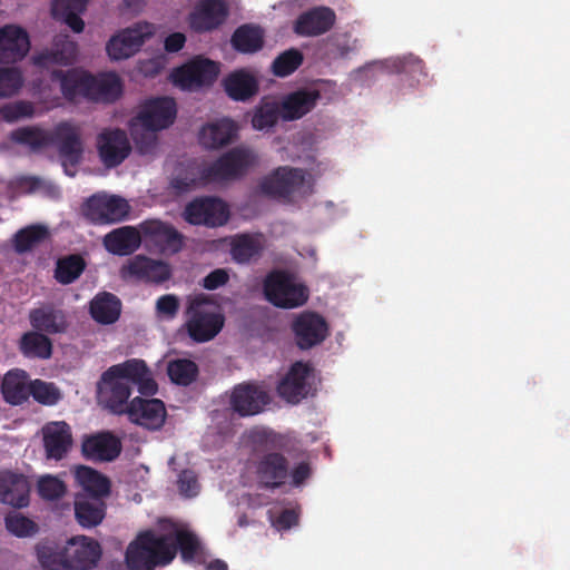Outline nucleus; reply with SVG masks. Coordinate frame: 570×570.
<instances>
[{
	"label": "nucleus",
	"instance_id": "nucleus-21",
	"mask_svg": "<svg viewBox=\"0 0 570 570\" xmlns=\"http://www.w3.org/2000/svg\"><path fill=\"white\" fill-rule=\"evenodd\" d=\"M52 145H57L62 165H78L82 159L83 144L81 140L80 128L63 121L58 124L52 130Z\"/></svg>",
	"mask_w": 570,
	"mask_h": 570
},
{
	"label": "nucleus",
	"instance_id": "nucleus-3",
	"mask_svg": "<svg viewBox=\"0 0 570 570\" xmlns=\"http://www.w3.org/2000/svg\"><path fill=\"white\" fill-rule=\"evenodd\" d=\"M257 161L256 155L248 148L235 147L223 154L208 166L203 167L200 177L206 183H226L239 179Z\"/></svg>",
	"mask_w": 570,
	"mask_h": 570
},
{
	"label": "nucleus",
	"instance_id": "nucleus-35",
	"mask_svg": "<svg viewBox=\"0 0 570 570\" xmlns=\"http://www.w3.org/2000/svg\"><path fill=\"white\" fill-rule=\"evenodd\" d=\"M224 89L233 100L246 101L258 92L259 85L254 75L245 69H239L230 72L224 79Z\"/></svg>",
	"mask_w": 570,
	"mask_h": 570
},
{
	"label": "nucleus",
	"instance_id": "nucleus-46",
	"mask_svg": "<svg viewBox=\"0 0 570 570\" xmlns=\"http://www.w3.org/2000/svg\"><path fill=\"white\" fill-rule=\"evenodd\" d=\"M20 351L27 357L46 360L51 356L52 343L40 332H28L20 340Z\"/></svg>",
	"mask_w": 570,
	"mask_h": 570
},
{
	"label": "nucleus",
	"instance_id": "nucleus-39",
	"mask_svg": "<svg viewBox=\"0 0 570 570\" xmlns=\"http://www.w3.org/2000/svg\"><path fill=\"white\" fill-rule=\"evenodd\" d=\"M122 91L119 76L115 72L102 73L89 79L88 96L94 100L111 102L118 99Z\"/></svg>",
	"mask_w": 570,
	"mask_h": 570
},
{
	"label": "nucleus",
	"instance_id": "nucleus-47",
	"mask_svg": "<svg viewBox=\"0 0 570 570\" xmlns=\"http://www.w3.org/2000/svg\"><path fill=\"white\" fill-rule=\"evenodd\" d=\"M86 268L85 259L78 254H70L59 258L56 263L55 278L62 285L73 283Z\"/></svg>",
	"mask_w": 570,
	"mask_h": 570
},
{
	"label": "nucleus",
	"instance_id": "nucleus-5",
	"mask_svg": "<svg viewBox=\"0 0 570 570\" xmlns=\"http://www.w3.org/2000/svg\"><path fill=\"white\" fill-rule=\"evenodd\" d=\"M305 180L306 173L303 169L279 166L261 179L258 188L269 198L289 202L304 186Z\"/></svg>",
	"mask_w": 570,
	"mask_h": 570
},
{
	"label": "nucleus",
	"instance_id": "nucleus-42",
	"mask_svg": "<svg viewBox=\"0 0 570 570\" xmlns=\"http://www.w3.org/2000/svg\"><path fill=\"white\" fill-rule=\"evenodd\" d=\"M50 238V230L46 225L32 224L19 229L12 239L13 248L18 254L31 252Z\"/></svg>",
	"mask_w": 570,
	"mask_h": 570
},
{
	"label": "nucleus",
	"instance_id": "nucleus-60",
	"mask_svg": "<svg viewBox=\"0 0 570 570\" xmlns=\"http://www.w3.org/2000/svg\"><path fill=\"white\" fill-rule=\"evenodd\" d=\"M179 309V299L173 294L160 296L156 302V311L159 315L174 318Z\"/></svg>",
	"mask_w": 570,
	"mask_h": 570
},
{
	"label": "nucleus",
	"instance_id": "nucleus-1",
	"mask_svg": "<svg viewBox=\"0 0 570 570\" xmlns=\"http://www.w3.org/2000/svg\"><path fill=\"white\" fill-rule=\"evenodd\" d=\"M178 550L184 561H193L200 550L199 539L188 530H176L174 540L169 534L146 531L127 548L126 563L130 570H154L169 564Z\"/></svg>",
	"mask_w": 570,
	"mask_h": 570
},
{
	"label": "nucleus",
	"instance_id": "nucleus-34",
	"mask_svg": "<svg viewBox=\"0 0 570 570\" xmlns=\"http://www.w3.org/2000/svg\"><path fill=\"white\" fill-rule=\"evenodd\" d=\"M75 479L83 490L79 495H88L95 498H108L111 492L110 480L99 471L79 465L75 470Z\"/></svg>",
	"mask_w": 570,
	"mask_h": 570
},
{
	"label": "nucleus",
	"instance_id": "nucleus-48",
	"mask_svg": "<svg viewBox=\"0 0 570 570\" xmlns=\"http://www.w3.org/2000/svg\"><path fill=\"white\" fill-rule=\"evenodd\" d=\"M11 140L38 150L52 145V131L39 127H21L11 132Z\"/></svg>",
	"mask_w": 570,
	"mask_h": 570
},
{
	"label": "nucleus",
	"instance_id": "nucleus-45",
	"mask_svg": "<svg viewBox=\"0 0 570 570\" xmlns=\"http://www.w3.org/2000/svg\"><path fill=\"white\" fill-rule=\"evenodd\" d=\"M263 250V245L258 237L249 234L236 235L230 243L232 258L238 264H247L253 258L258 257Z\"/></svg>",
	"mask_w": 570,
	"mask_h": 570
},
{
	"label": "nucleus",
	"instance_id": "nucleus-55",
	"mask_svg": "<svg viewBox=\"0 0 570 570\" xmlns=\"http://www.w3.org/2000/svg\"><path fill=\"white\" fill-rule=\"evenodd\" d=\"M38 561L45 570H61L65 569V551H57L48 543H40L37 546Z\"/></svg>",
	"mask_w": 570,
	"mask_h": 570
},
{
	"label": "nucleus",
	"instance_id": "nucleus-14",
	"mask_svg": "<svg viewBox=\"0 0 570 570\" xmlns=\"http://www.w3.org/2000/svg\"><path fill=\"white\" fill-rule=\"evenodd\" d=\"M45 458L48 461L66 459L72 449L71 426L65 421H51L41 428Z\"/></svg>",
	"mask_w": 570,
	"mask_h": 570
},
{
	"label": "nucleus",
	"instance_id": "nucleus-19",
	"mask_svg": "<svg viewBox=\"0 0 570 570\" xmlns=\"http://www.w3.org/2000/svg\"><path fill=\"white\" fill-rule=\"evenodd\" d=\"M269 401L263 387L254 383H242L233 389L229 404L239 416H252L261 413Z\"/></svg>",
	"mask_w": 570,
	"mask_h": 570
},
{
	"label": "nucleus",
	"instance_id": "nucleus-23",
	"mask_svg": "<svg viewBox=\"0 0 570 570\" xmlns=\"http://www.w3.org/2000/svg\"><path fill=\"white\" fill-rule=\"evenodd\" d=\"M121 273L124 277L130 276L155 284L164 283L171 276V271L167 263L155 261L144 255H137L131 258L122 267Z\"/></svg>",
	"mask_w": 570,
	"mask_h": 570
},
{
	"label": "nucleus",
	"instance_id": "nucleus-52",
	"mask_svg": "<svg viewBox=\"0 0 570 570\" xmlns=\"http://www.w3.org/2000/svg\"><path fill=\"white\" fill-rule=\"evenodd\" d=\"M159 130L132 124L131 137L135 142L136 149L140 155H151L157 149Z\"/></svg>",
	"mask_w": 570,
	"mask_h": 570
},
{
	"label": "nucleus",
	"instance_id": "nucleus-17",
	"mask_svg": "<svg viewBox=\"0 0 570 570\" xmlns=\"http://www.w3.org/2000/svg\"><path fill=\"white\" fill-rule=\"evenodd\" d=\"M139 227L142 239L155 244L163 253L177 254L184 247V235L168 223L147 219Z\"/></svg>",
	"mask_w": 570,
	"mask_h": 570
},
{
	"label": "nucleus",
	"instance_id": "nucleus-18",
	"mask_svg": "<svg viewBox=\"0 0 570 570\" xmlns=\"http://www.w3.org/2000/svg\"><path fill=\"white\" fill-rule=\"evenodd\" d=\"M229 13L225 0H200L189 13V27L198 32H209L218 29Z\"/></svg>",
	"mask_w": 570,
	"mask_h": 570
},
{
	"label": "nucleus",
	"instance_id": "nucleus-56",
	"mask_svg": "<svg viewBox=\"0 0 570 570\" xmlns=\"http://www.w3.org/2000/svg\"><path fill=\"white\" fill-rule=\"evenodd\" d=\"M35 114L32 102L26 100H18L4 104L0 107V116L7 122H16L23 118H30Z\"/></svg>",
	"mask_w": 570,
	"mask_h": 570
},
{
	"label": "nucleus",
	"instance_id": "nucleus-33",
	"mask_svg": "<svg viewBox=\"0 0 570 570\" xmlns=\"http://www.w3.org/2000/svg\"><path fill=\"white\" fill-rule=\"evenodd\" d=\"M106 509L105 498L76 497L75 515L82 528H94L100 524L106 517Z\"/></svg>",
	"mask_w": 570,
	"mask_h": 570
},
{
	"label": "nucleus",
	"instance_id": "nucleus-31",
	"mask_svg": "<svg viewBox=\"0 0 570 570\" xmlns=\"http://www.w3.org/2000/svg\"><path fill=\"white\" fill-rule=\"evenodd\" d=\"M142 235L140 227L122 226L108 233L104 238L106 249L115 255H130L141 244Z\"/></svg>",
	"mask_w": 570,
	"mask_h": 570
},
{
	"label": "nucleus",
	"instance_id": "nucleus-41",
	"mask_svg": "<svg viewBox=\"0 0 570 570\" xmlns=\"http://www.w3.org/2000/svg\"><path fill=\"white\" fill-rule=\"evenodd\" d=\"M88 0H53L52 16L62 20L75 32L79 33L85 28L80 14L86 10Z\"/></svg>",
	"mask_w": 570,
	"mask_h": 570
},
{
	"label": "nucleus",
	"instance_id": "nucleus-36",
	"mask_svg": "<svg viewBox=\"0 0 570 570\" xmlns=\"http://www.w3.org/2000/svg\"><path fill=\"white\" fill-rule=\"evenodd\" d=\"M236 132L235 122L224 118L205 125L199 132V142L207 149H217L230 144Z\"/></svg>",
	"mask_w": 570,
	"mask_h": 570
},
{
	"label": "nucleus",
	"instance_id": "nucleus-25",
	"mask_svg": "<svg viewBox=\"0 0 570 570\" xmlns=\"http://www.w3.org/2000/svg\"><path fill=\"white\" fill-rule=\"evenodd\" d=\"M30 49L28 33L20 27L6 26L0 29V63L22 60Z\"/></svg>",
	"mask_w": 570,
	"mask_h": 570
},
{
	"label": "nucleus",
	"instance_id": "nucleus-20",
	"mask_svg": "<svg viewBox=\"0 0 570 570\" xmlns=\"http://www.w3.org/2000/svg\"><path fill=\"white\" fill-rule=\"evenodd\" d=\"M177 114L176 102L169 97L147 100L136 117L144 127L163 130L174 124Z\"/></svg>",
	"mask_w": 570,
	"mask_h": 570
},
{
	"label": "nucleus",
	"instance_id": "nucleus-57",
	"mask_svg": "<svg viewBox=\"0 0 570 570\" xmlns=\"http://www.w3.org/2000/svg\"><path fill=\"white\" fill-rule=\"evenodd\" d=\"M22 82V75L17 68H0V98L17 94Z\"/></svg>",
	"mask_w": 570,
	"mask_h": 570
},
{
	"label": "nucleus",
	"instance_id": "nucleus-64",
	"mask_svg": "<svg viewBox=\"0 0 570 570\" xmlns=\"http://www.w3.org/2000/svg\"><path fill=\"white\" fill-rule=\"evenodd\" d=\"M186 42V36L181 32H174L166 37L164 48L167 52L174 53L181 50Z\"/></svg>",
	"mask_w": 570,
	"mask_h": 570
},
{
	"label": "nucleus",
	"instance_id": "nucleus-58",
	"mask_svg": "<svg viewBox=\"0 0 570 570\" xmlns=\"http://www.w3.org/2000/svg\"><path fill=\"white\" fill-rule=\"evenodd\" d=\"M38 492L42 499L53 501L63 497L66 485L57 476L46 475L38 482Z\"/></svg>",
	"mask_w": 570,
	"mask_h": 570
},
{
	"label": "nucleus",
	"instance_id": "nucleus-50",
	"mask_svg": "<svg viewBox=\"0 0 570 570\" xmlns=\"http://www.w3.org/2000/svg\"><path fill=\"white\" fill-rule=\"evenodd\" d=\"M203 167H198L195 163H189L186 167L179 168L177 174L170 180V186L178 194L187 193L199 185H206L200 177Z\"/></svg>",
	"mask_w": 570,
	"mask_h": 570
},
{
	"label": "nucleus",
	"instance_id": "nucleus-63",
	"mask_svg": "<svg viewBox=\"0 0 570 570\" xmlns=\"http://www.w3.org/2000/svg\"><path fill=\"white\" fill-rule=\"evenodd\" d=\"M298 523V514L293 509L283 510L273 521V525L278 530H288Z\"/></svg>",
	"mask_w": 570,
	"mask_h": 570
},
{
	"label": "nucleus",
	"instance_id": "nucleus-9",
	"mask_svg": "<svg viewBox=\"0 0 570 570\" xmlns=\"http://www.w3.org/2000/svg\"><path fill=\"white\" fill-rule=\"evenodd\" d=\"M128 202L116 195H94L82 206L83 215L94 224H114L124 220L129 214Z\"/></svg>",
	"mask_w": 570,
	"mask_h": 570
},
{
	"label": "nucleus",
	"instance_id": "nucleus-27",
	"mask_svg": "<svg viewBox=\"0 0 570 570\" xmlns=\"http://www.w3.org/2000/svg\"><path fill=\"white\" fill-rule=\"evenodd\" d=\"M335 22V13L327 7H317L301 13L294 23V32L303 37L327 32Z\"/></svg>",
	"mask_w": 570,
	"mask_h": 570
},
{
	"label": "nucleus",
	"instance_id": "nucleus-24",
	"mask_svg": "<svg viewBox=\"0 0 570 570\" xmlns=\"http://www.w3.org/2000/svg\"><path fill=\"white\" fill-rule=\"evenodd\" d=\"M121 452L120 440L110 432H100L86 436L81 444V453L87 460L110 462Z\"/></svg>",
	"mask_w": 570,
	"mask_h": 570
},
{
	"label": "nucleus",
	"instance_id": "nucleus-49",
	"mask_svg": "<svg viewBox=\"0 0 570 570\" xmlns=\"http://www.w3.org/2000/svg\"><path fill=\"white\" fill-rule=\"evenodd\" d=\"M198 373V365L188 358L171 360L167 365V374L171 382L177 385H190L196 381Z\"/></svg>",
	"mask_w": 570,
	"mask_h": 570
},
{
	"label": "nucleus",
	"instance_id": "nucleus-53",
	"mask_svg": "<svg viewBox=\"0 0 570 570\" xmlns=\"http://www.w3.org/2000/svg\"><path fill=\"white\" fill-rule=\"evenodd\" d=\"M4 523L7 530L18 538L31 537L38 531L37 523L19 512L8 513Z\"/></svg>",
	"mask_w": 570,
	"mask_h": 570
},
{
	"label": "nucleus",
	"instance_id": "nucleus-6",
	"mask_svg": "<svg viewBox=\"0 0 570 570\" xmlns=\"http://www.w3.org/2000/svg\"><path fill=\"white\" fill-rule=\"evenodd\" d=\"M253 469L258 485L266 490L282 488L289 478V460L281 452L256 454Z\"/></svg>",
	"mask_w": 570,
	"mask_h": 570
},
{
	"label": "nucleus",
	"instance_id": "nucleus-22",
	"mask_svg": "<svg viewBox=\"0 0 570 570\" xmlns=\"http://www.w3.org/2000/svg\"><path fill=\"white\" fill-rule=\"evenodd\" d=\"M127 415L130 422L156 431L163 428L167 412L161 400L137 396L129 402Z\"/></svg>",
	"mask_w": 570,
	"mask_h": 570
},
{
	"label": "nucleus",
	"instance_id": "nucleus-12",
	"mask_svg": "<svg viewBox=\"0 0 570 570\" xmlns=\"http://www.w3.org/2000/svg\"><path fill=\"white\" fill-rule=\"evenodd\" d=\"M298 348L309 350L320 345L328 335V325L323 316L315 312L298 314L291 325Z\"/></svg>",
	"mask_w": 570,
	"mask_h": 570
},
{
	"label": "nucleus",
	"instance_id": "nucleus-37",
	"mask_svg": "<svg viewBox=\"0 0 570 570\" xmlns=\"http://www.w3.org/2000/svg\"><path fill=\"white\" fill-rule=\"evenodd\" d=\"M29 320L32 327L42 333H63L68 327L65 313L52 306H42L32 309L30 312Z\"/></svg>",
	"mask_w": 570,
	"mask_h": 570
},
{
	"label": "nucleus",
	"instance_id": "nucleus-15",
	"mask_svg": "<svg viewBox=\"0 0 570 570\" xmlns=\"http://www.w3.org/2000/svg\"><path fill=\"white\" fill-rule=\"evenodd\" d=\"M153 35L148 23H137L112 36L107 42L106 50L111 60H124L139 51L145 40Z\"/></svg>",
	"mask_w": 570,
	"mask_h": 570
},
{
	"label": "nucleus",
	"instance_id": "nucleus-26",
	"mask_svg": "<svg viewBox=\"0 0 570 570\" xmlns=\"http://www.w3.org/2000/svg\"><path fill=\"white\" fill-rule=\"evenodd\" d=\"M77 43L68 35H58L53 38L51 49H46L33 57V63L47 68L53 65L70 66L76 61Z\"/></svg>",
	"mask_w": 570,
	"mask_h": 570
},
{
	"label": "nucleus",
	"instance_id": "nucleus-11",
	"mask_svg": "<svg viewBox=\"0 0 570 570\" xmlns=\"http://www.w3.org/2000/svg\"><path fill=\"white\" fill-rule=\"evenodd\" d=\"M219 72L218 65L209 59L196 57L176 68L171 73L173 82L181 89H195L212 85Z\"/></svg>",
	"mask_w": 570,
	"mask_h": 570
},
{
	"label": "nucleus",
	"instance_id": "nucleus-61",
	"mask_svg": "<svg viewBox=\"0 0 570 570\" xmlns=\"http://www.w3.org/2000/svg\"><path fill=\"white\" fill-rule=\"evenodd\" d=\"M229 281V274L224 268H216L203 279V287L208 291L217 289Z\"/></svg>",
	"mask_w": 570,
	"mask_h": 570
},
{
	"label": "nucleus",
	"instance_id": "nucleus-29",
	"mask_svg": "<svg viewBox=\"0 0 570 570\" xmlns=\"http://www.w3.org/2000/svg\"><path fill=\"white\" fill-rule=\"evenodd\" d=\"M98 394L105 406L114 414H127L128 399L131 387L118 379L104 380V374L98 383Z\"/></svg>",
	"mask_w": 570,
	"mask_h": 570
},
{
	"label": "nucleus",
	"instance_id": "nucleus-44",
	"mask_svg": "<svg viewBox=\"0 0 570 570\" xmlns=\"http://www.w3.org/2000/svg\"><path fill=\"white\" fill-rule=\"evenodd\" d=\"M279 118H282L279 102L265 96L254 108L250 122L256 130H268L278 122Z\"/></svg>",
	"mask_w": 570,
	"mask_h": 570
},
{
	"label": "nucleus",
	"instance_id": "nucleus-2",
	"mask_svg": "<svg viewBox=\"0 0 570 570\" xmlns=\"http://www.w3.org/2000/svg\"><path fill=\"white\" fill-rule=\"evenodd\" d=\"M186 315L185 328L196 343L213 340L222 331L225 322L224 315L214 311L210 298L204 294L189 299Z\"/></svg>",
	"mask_w": 570,
	"mask_h": 570
},
{
	"label": "nucleus",
	"instance_id": "nucleus-40",
	"mask_svg": "<svg viewBox=\"0 0 570 570\" xmlns=\"http://www.w3.org/2000/svg\"><path fill=\"white\" fill-rule=\"evenodd\" d=\"M265 42V32L259 26L242 24L233 32L230 43L240 53H255Z\"/></svg>",
	"mask_w": 570,
	"mask_h": 570
},
{
	"label": "nucleus",
	"instance_id": "nucleus-28",
	"mask_svg": "<svg viewBox=\"0 0 570 570\" xmlns=\"http://www.w3.org/2000/svg\"><path fill=\"white\" fill-rule=\"evenodd\" d=\"M30 487L22 474L13 472L0 473V502L17 509L29 504Z\"/></svg>",
	"mask_w": 570,
	"mask_h": 570
},
{
	"label": "nucleus",
	"instance_id": "nucleus-13",
	"mask_svg": "<svg viewBox=\"0 0 570 570\" xmlns=\"http://www.w3.org/2000/svg\"><path fill=\"white\" fill-rule=\"evenodd\" d=\"M63 551L66 570H91L102 554L99 542L87 537L71 538Z\"/></svg>",
	"mask_w": 570,
	"mask_h": 570
},
{
	"label": "nucleus",
	"instance_id": "nucleus-59",
	"mask_svg": "<svg viewBox=\"0 0 570 570\" xmlns=\"http://www.w3.org/2000/svg\"><path fill=\"white\" fill-rule=\"evenodd\" d=\"M177 484L179 492L187 498H193L198 494V479L195 472L191 470H183L178 475Z\"/></svg>",
	"mask_w": 570,
	"mask_h": 570
},
{
	"label": "nucleus",
	"instance_id": "nucleus-4",
	"mask_svg": "<svg viewBox=\"0 0 570 570\" xmlns=\"http://www.w3.org/2000/svg\"><path fill=\"white\" fill-rule=\"evenodd\" d=\"M264 295L276 307L295 308L308 299V289L296 283L295 278L284 271L271 272L264 281Z\"/></svg>",
	"mask_w": 570,
	"mask_h": 570
},
{
	"label": "nucleus",
	"instance_id": "nucleus-62",
	"mask_svg": "<svg viewBox=\"0 0 570 570\" xmlns=\"http://www.w3.org/2000/svg\"><path fill=\"white\" fill-rule=\"evenodd\" d=\"M312 470L307 462H299L293 469L289 468V484L293 487L302 485L309 476Z\"/></svg>",
	"mask_w": 570,
	"mask_h": 570
},
{
	"label": "nucleus",
	"instance_id": "nucleus-30",
	"mask_svg": "<svg viewBox=\"0 0 570 570\" xmlns=\"http://www.w3.org/2000/svg\"><path fill=\"white\" fill-rule=\"evenodd\" d=\"M321 95L317 90H297L284 97L279 104L282 119L292 121L303 118L314 109Z\"/></svg>",
	"mask_w": 570,
	"mask_h": 570
},
{
	"label": "nucleus",
	"instance_id": "nucleus-54",
	"mask_svg": "<svg viewBox=\"0 0 570 570\" xmlns=\"http://www.w3.org/2000/svg\"><path fill=\"white\" fill-rule=\"evenodd\" d=\"M30 395L38 403L48 406L57 404L61 399L60 390L53 383L41 380L31 381Z\"/></svg>",
	"mask_w": 570,
	"mask_h": 570
},
{
	"label": "nucleus",
	"instance_id": "nucleus-51",
	"mask_svg": "<svg viewBox=\"0 0 570 570\" xmlns=\"http://www.w3.org/2000/svg\"><path fill=\"white\" fill-rule=\"evenodd\" d=\"M304 57L298 49H288L278 55L272 63V72L276 77H287L295 72L303 63Z\"/></svg>",
	"mask_w": 570,
	"mask_h": 570
},
{
	"label": "nucleus",
	"instance_id": "nucleus-32",
	"mask_svg": "<svg viewBox=\"0 0 570 570\" xmlns=\"http://www.w3.org/2000/svg\"><path fill=\"white\" fill-rule=\"evenodd\" d=\"M31 382L23 370L9 371L0 382V392L4 401L11 405H20L30 396Z\"/></svg>",
	"mask_w": 570,
	"mask_h": 570
},
{
	"label": "nucleus",
	"instance_id": "nucleus-16",
	"mask_svg": "<svg viewBox=\"0 0 570 570\" xmlns=\"http://www.w3.org/2000/svg\"><path fill=\"white\" fill-rule=\"evenodd\" d=\"M311 374L312 367L308 364L295 362L277 385L279 397L292 404L307 397L312 390Z\"/></svg>",
	"mask_w": 570,
	"mask_h": 570
},
{
	"label": "nucleus",
	"instance_id": "nucleus-7",
	"mask_svg": "<svg viewBox=\"0 0 570 570\" xmlns=\"http://www.w3.org/2000/svg\"><path fill=\"white\" fill-rule=\"evenodd\" d=\"M118 379L129 385H136L140 394L153 396L158 391L150 368L140 358H129L122 363L110 366L104 372V380Z\"/></svg>",
	"mask_w": 570,
	"mask_h": 570
},
{
	"label": "nucleus",
	"instance_id": "nucleus-8",
	"mask_svg": "<svg viewBox=\"0 0 570 570\" xmlns=\"http://www.w3.org/2000/svg\"><path fill=\"white\" fill-rule=\"evenodd\" d=\"M181 216L190 225L219 227L228 222L229 208L219 198L197 197L185 206Z\"/></svg>",
	"mask_w": 570,
	"mask_h": 570
},
{
	"label": "nucleus",
	"instance_id": "nucleus-43",
	"mask_svg": "<svg viewBox=\"0 0 570 570\" xmlns=\"http://www.w3.org/2000/svg\"><path fill=\"white\" fill-rule=\"evenodd\" d=\"M52 80H59L62 95L73 99L78 95L88 96L90 75H81L77 70H53Z\"/></svg>",
	"mask_w": 570,
	"mask_h": 570
},
{
	"label": "nucleus",
	"instance_id": "nucleus-10",
	"mask_svg": "<svg viewBox=\"0 0 570 570\" xmlns=\"http://www.w3.org/2000/svg\"><path fill=\"white\" fill-rule=\"evenodd\" d=\"M96 148L100 161L107 168L118 167L131 153L128 135L120 128H104L96 137Z\"/></svg>",
	"mask_w": 570,
	"mask_h": 570
},
{
	"label": "nucleus",
	"instance_id": "nucleus-38",
	"mask_svg": "<svg viewBox=\"0 0 570 570\" xmlns=\"http://www.w3.org/2000/svg\"><path fill=\"white\" fill-rule=\"evenodd\" d=\"M89 312L97 323L114 324L120 316L121 302L115 294L101 292L91 299Z\"/></svg>",
	"mask_w": 570,
	"mask_h": 570
}]
</instances>
